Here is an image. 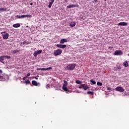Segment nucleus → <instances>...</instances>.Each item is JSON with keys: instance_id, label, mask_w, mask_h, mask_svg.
I'll return each mask as SVG.
<instances>
[{"instance_id": "nucleus-12", "label": "nucleus", "mask_w": 129, "mask_h": 129, "mask_svg": "<svg viewBox=\"0 0 129 129\" xmlns=\"http://www.w3.org/2000/svg\"><path fill=\"white\" fill-rule=\"evenodd\" d=\"M118 26H127L126 22H120L118 24Z\"/></svg>"}, {"instance_id": "nucleus-23", "label": "nucleus", "mask_w": 129, "mask_h": 129, "mask_svg": "<svg viewBox=\"0 0 129 129\" xmlns=\"http://www.w3.org/2000/svg\"><path fill=\"white\" fill-rule=\"evenodd\" d=\"M76 83H77V84H82V81H79V80H77L76 81Z\"/></svg>"}, {"instance_id": "nucleus-6", "label": "nucleus", "mask_w": 129, "mask_h": 129, "mask_svg": "<svg viewBox=\"0 0 129 129\" xmlns=\"http://www.w3.org/2000/svg\"><path fill=\"white\" fill-rule=\"evenodd\" d=\"M116 91H119V92H124V89L121 87H117L115 88Z\"/></svg>"}, {"instance_id": "nucleus-41", "label": "nucleus", "mask_w": 129, "mask_h": 129, "mask_svg": "<svg viewBox=\"0 0 129 129\" xmlns=\"http://www.w3.org/2000/svg\"><path fill=\"white\" fill-rule=\"evenodd\" d=\"M95 2H97V0H95Z\"/></svg>"}, {"instance_id": "nucleus-4", "label": "nucleus", "mask_w": 129, "mask_h": 129, "mask_svg": "<svg viewBox=\"0 0 129 129\" xmlns=\"http://www.w3.org/2000/svg\"><path fill=\"white\" fill-rule=\"evenodd\" d=\"M122 54H123L122 51L120 50H116L114 53V55L115 56L122 55Z\"/></svg>"}, {"instance_id": "nucleus-5", "label": "nucleus", "mask_w": 129, "mask_h": 129, "mask_svg": "<svg viewBox=\"0 0 129 129\" xmlns=\"http://www.w3.org/2000/svg\"><path fill=\"white\" fill-rule=\"evenodd\" d=\"M75 66H76L75 64H70L67 67V68L68 70H73L75 68Z\"/></svg>"}, {"instance_id": "nucleus-21", "label": "nucleus", "mask_w": 129, "mask_h": 129, "mask_svg": "<svg viewBox=\"0 0 129 129\" xmlns=\"http://www.w3.org/2000/svg\"><path fill=\"white\" fill-rule=\"evenodd\" d=\"M23 83H24V84H30V80H28L27 81H24Z\"/></svg>"}, {"instance_id": "nucleus-24", "label": "nucleus", "mask_w": 129, "mask_h": 129, "mask_svg": "<svg viewBox=\"0 0 129 129\" xmlns=\"http://www.w3.org/2000/svg\"><path fill=\"white\" fill-rule=\"evenodd\" d=\"M90 82H91V83H92V84H96V82H95V81H94L92 79L90 80Z\"/></svg>"}, {"instance_id": "nucleus-27", "label": "nucleus", "mask_w": 129, "mask_h": 129, "mask_svg": "<svg viewBox=\"0 0 129 129\" xmlns=\"http://www.w3.org/2000/svg\"><path fill=\"white\" fill-rule=\"evenodd\" d=\"M5 58H7V59H11V56L9 55H4Z\"/></svg>"}, {"instance_id": "nucleus-10", "label": "nucleus", "mask_w": 129, "mask_h": 129, "mask_svg": "<svg viewBox=\"0 0 129 129\" xmlns=\"http://www.w3.org/2000/svg\"><path fill=\"white\" fill-rule=\"evenodd\" d=\"M82 87H83L84 90H87L89 88V87L85 84L81 85Z\"/></svg>"}, {"instance_id": "nucleus-38", "label": "nucleus", "mask_w": 129, "mask_h": 129, "mask_svg": "<svg viewBox=\"0 0 129 129\" xmlns=\"http://www.w3.org/2000/svg\"><path fill=\"white\" fill-rule=\"evenodd\" d=\"M79 88H80V89H81V88H82V86H81H81L79 87Z\"/></svg>"}, {"instance_id": "nucleus-2", "label": "nucleus", "mask_w": 129, "mask_h": 129, "mask_svg": "<svg viewBox=\"0 0 129 129\" xmlns=\"http://www.w3.org/2000/svg\"><path fill=\"white\" fill-rule=\"evenodd\" d=\"M62 52H63V50L61 49H57L54 51L53 55L54 56H59V55H61L62 54Z\"/></svg>"}, {"instance_id": "nucleus-35", "label": "nucleus", "mask_w": 129, "mask_h": 129, "mask_svg": "<svg viewBox=\"0 0 129 129\" xmlns=\"http://www.w3.org/2000/svg\"><path fill=\"white\" fill-rule=\"evenodd\" d=\"M109 49H113V47L112 46H110L108 47Z\"/></svg>"}, {"instance_id": "nucleus-44", "label": "nucleus", "mask_w": 129, "mask_h": 129, "mask_svg": "<svg viewBox=\"0 0 129 129\" xmlns=\"http://www.w3.org/2000/svg\"><path fill=\"white\" fill-rule=\"evenodd\" d=\"M32 5H33V4H31V5L32 6Z\"/></svg>"}, {"instance_id": "nucleus-33", "label": "nucleus", "mask_w": 129, "mask_h": 129, "mask_svg": "<svg viewBox=\"0 0 129 129\" xmlns=\"http://www.w3.org/2000/svg\"><path fill=\"white\" fill-rule=\"evenodd\" d=\"M21 19H23V18H26V15H22L21 16Z\"/></svg>"}, {"instance_id": "nucleus-26", "label": "nucleus", "mask_w": 129, "mask_h": 129, "mask_svg": "<svg viewBox=\"0 0 129 129\" xmlns=\"http://www.w3.org/2000/svg\"><path fill=\"white\" fill-rule=\"evenodd\" d=\"M94 92H91V91H88V92H87V94H92V95H93V94H94Z\"/></svg>"}, {"instance_id": "nucleus-28", "label": "nucleus", "mask_w": 129, "mask_h": 129, "mask_svg": "<svg viewBox=\"0 0 129 129\" xmlns=\"http://www.w3.org/2000/svg\"><path fill=\"white\" fill-rule=\"evenodd\" d=\"M37 70H41L42 71H44L45 68H38L37 69Z\"/></svg>"}, {"instance_id": "nucleus-16", "label": "nucleus", "mask_w": 129, "mask_h": 129, "mask_svg": "<svg viewBox=\"0 0 129 129\" xmlns=\"http://www.w3.org/2000/svg\"><path fill=\"white\" fill-rule=\"evenodd\" d=\"M76 25V23L74 22H71L70 24V27H71V28H73V27H75Z\"/></svg>"}, {"instance_id": "nucleus-18", "label": "nucleus", "mask_w": 129, "mask_h": 129, "mask_svg": "<svg viewBox=\"0 0 129 129\" xmlns=\"http://www.w3.org/2000/svg\"><path fill=\"white\" fill-rule=\"evenodd\" d=\"M4 60H5V55L0 56V62H3Z\"/></svg>"}, {"instance_id": "nucleus-32", "label": "nucleus", "mask_w": 129, "mask_h": 129, "mask_svg": "<svg viewBox=\"0 0 129 129\" xmlns=\"http://www.w3.org/2000/svg\"><path fill=\"white\" fill-rule=\"evenodd\" d=\"M51 69H52V67L47 68L45 69V70H51Z\"/></svg>"}, {"instance_id": "nucleus-31", "label": "nucleus", "mask_w": 129, "mask_h": 129, "mask_svg": "<svg viewBox=\"0 0 129 129\" xmlns=\"http://www.w3.org/2000/svg\"><path fill=\"white\" fill-rule=\"evenodd\" d=\"M111 89H112V88H111V87H107V90H111Z\"/></svg>"}, {"instance_id": "nucleus-29", "label": "nucleus", "mask_w": 129, "mask_h": 129, "mask_svg": "<svg viewBox=\"0 0 129 129\" xmlns=\"http://www.w3.org/2000/svg\"><path fill=\"white\" fill-rule=\"evenodd\" d=\"M25 18H32V15H25Z\"/></svg>"}, {"instance_id": "nucleus-7", "label": "nucleus", "mask_w": 129, "mask_h": 129, "mask_svg": "<svg viewBox=\"0 0 129 129\" xmlns=\"http://www.w3.org/2000/svg\"><path fill=\"white\" fill-rule=\"evenodd\" d=\"M42 52H43V50H37L34 52L33 55L34 57H37L39 54H41Z\"/></svg>"}, {"instance_id": "nucleus-13", "label": "nucleus", "mask_w": 129, "mask_h": 129, "mask_svg": "<svg viewBox=\"0 0 129 129\" xmlns=\"http://www.w3.org/2000/svg\"><path fill=\"white\" fill-rule=\"evenodd\" d=\"M54 2H55V0H51V1L49 3L48 8L49 9H51V8L52 7V5H53V4H54Z\"/></svg>"}, {"instance_id": "nucleus-8", "label": "nucleus", "mask_w": 129, "mask_h": 129, "mask_svg": "<svg viewBox=\"0 0 129 129\" xmlns=\"http://www.w3.org/2000/svg\"><path fill=\"white\" fill-rule=\"evenodd\" d=\"M56 47L60 48L61 49H64V48H66L67 46L65 44H57Z\"/></svg>"}, {"instance_id": "nucleus-43", "label": "nucleus", "mask_w": 129, "mask_h": 129, "mask_svg": "<svg viewBox=\"0 0 129 129\" xmlns=\"http://www.w3.org/2000/svg\"><path fill=\"white\" fill-rule=\"evenodd\" d=\"M104 1H105V2H106L107 0H104Z\"/></svg>"}, {"instance_id": "nucleus-3", "label": "nucleus", "mask_w": 129, "mask_h": 129, "mask_svg": "<svg viewBox=\"0 0 129 129\" xmlns=\"http://www.w3.org/2000/svg\"><path fill=\"white\" fill-rule=\"evenodd\" d=\"M1 34H3V38L5 39V40H7V39L9 38L8 33H6V32H2Z\"/></svg>"}, {"instance_id": "nucleus-15", "label": "nucleus", "mask_w": 129, "mask_h": 129, "mask_svg": "<svg viewBox=\"0 0 129 129\" xmlns=\"http://www.w3.org/2000/svg\"><path fill=\"white\" fill-rule=\"evenodd\" d=\"M0 81H6V77L0 75Z\"/></svg>"}, {"instance_id": "nucleus-1", "label": "nucleus", "mask_w": 129, "mask_h": 129, "mask_svg": "<svg viewBox=\"0 0 129 129\" xmlns=\"http://www.w3.org/2000/svg\"><path fill=\"white\" fill-rule=\"evenodd\" d=\"M64 84L62 85V89L66 92V93H68L69 92V90L67 88V86L68 85V83L67 81L64 80L63 81Z\"/></svg>"}, {"instance_id": "nucleus-42", "label": "nucleus", "mask_w": 129, "mask_h": 129, "mask_svg": "<svg viewBox=\"0 0 129 129\" xmlns=\"http://www.w3.org/2000/svg\"><path fill=\"white\" fill-rule=\"evenodd\" d=\"M104 1H105V2H106L107 0H104Z\"/></svg>"}, {"instance_id": "nucleus-20", "label": "nucleus", "mask_w": 129, "mask_h": 129, "mask_svg": "<svg viewBox=\"0 0 129 129\" xmlns=\"http://www.w3.org/2000/svg\"><path fill=\"white\" fill-rule=\"evenodd\" d=\"M18 52H20V50L18 49H16L13 51L12 53L13 54H17V53H18Z\"/></svg>"}, {"instance_id": "nucleus-37", "label": "nucleus", "mask_w": 129, "mask_h": 129, "mask_svg": "<svg viewBox=\"0 0 129 129\" xmlns=\"http://www.w3.org/2000/svg\"><path fill=\"white\" fill-rule=\"evenodd\" d=\"M3 73V70H0V74H2Z\"/></svg>"}, {"instance_id": "nucleus-9", "label": "nucleus", "mask_w": 129, "mask_h": 129, "mask_svg": "<svg viewBox=\"0 0 129 129\" xmlns=\"http://www.w3.org/2000/svg\"><path fill=\"white\" fill-rule=\"evenodd\" d=\"M78 7H79V6H78V5H74L72 4V5H69V6H68L67 7V8L68 9H71L72 8H76V7L78 8Z\"/></svg>"}, {"instance_id": "nucleus-22", "label": "nucleus", "mask_w": 129, "mask_h": 129, "mask_svg": "<svg viewBox=\"0 0 129 129\" xmlns=\"http://www.w3.org/2000/svg\"><path fill=\"white\" fill-rule=\"evenodd\" d=\"M1 12H6L7 11V8H0Z\"/></svg>"}, {"instance_id": "nucleus-11", "label": "nucleus", "mask_w": 129, "mask_h": 129, "mask_svg": "<svg viewBox=\"0 0 129 129\" xmlns=\"http://www.w3.org/2000/svg\"><path fill=\"white\" fill-rule=\"evenodd\" d=\"M68 40L67 39H62L60 41V44H64V43H67Z\"/></svg>"}, {"instance_id": "nucleus-40", "label": "nucleus", "mask_w": 129, "mask_h": 129, "mask_svg": "<svg viewBox=\"0 0 129 129\" xmlns=\"http://www.w3.org/2000/svg\"><path fill=\"white\" fill-rule=\"evenodd\" d=\"M23 44H26V41L23 42Z\"/></svg>"}, {"instance_id": "nucleus-36", "label": "nucleus", "mask_w": 129, "mask_h": 129, "mask_svg": "<svg viewBox=\"0 0 129 129\" xmlns=\"http://www.w3.org/2000/svg\"><path fill=\"white\" fill-rule=\"evenodd\" d=\"M30 75H31V73H29L27 74V76H30Z\"/></svg>"}, {"instance_id": "nucleus-39", "label": "nucleus", "mask_w": 129, "mask_h": 129, "mask_svg": "<svg viewBox=\"0 0 129 129\" xmlns=\"http://www.w3.org/2000/svg\"><path fill=\"white\" fill-rule=\"evenodd\" d=\"M118 69H121V68H120V67L118 68Z\"/></svg>"}, {"instance_id": "nucleus-30", "label": "nucleus", "mask_w": 129, "mask_h": 129, "mask_svg": "<svg viewBox=\"0 0 129 129\" xmlns=\"http://www.w3.org/2000/svg\"><path fill=\"white\" fill-rule=\"evenodd\" d=\"M15 17H16L17 19H21V16L20 15H17Z\"/></svg>"}, {"instance_id": "nucleus-34", "label": "nucleus", "mask_w": 129, "mask_h": 129, "mask_svg": "<svg viewBox=\"0 0 129 129\" xmlns=\"http://www.w3.org/2000/svg\"><path fill=\"white\" fill-rule=\"evenodd\" d=\"M27 77H24L23 78V81L26 80V78H27Z\"/></svg>"}, {"instance_id": "nucleus-14", "label": "nucleus", "mask_w": 129, "mask_h": 129, "mask_svg": "<svg viewBox=\"0 0 129 129\" xmlns=\"http://www.w3.org/2000/svg\"><path fill=\"white\" fill-rule=\"evenodd\" d=\"M13 27L14 28H20V27H21V25L20 24V23H17L15 24H14L13 25Z\"/></svg>"}, {"instance_id": "nucleus-46", "label": "nucleus", "mask_w": 129, "mask_h": 129, "mask_svg": "<svg viewBox=\"0 0 129 129\" xmlns=\"http://www.w3.org/2000/svg\"><path fill=\"white\" fill-rule=\"evenodd\" d=\"M65 1H67V0H65Z\"/></svg>"}, {"instance_id": "nucleus-25", "label": "nucleus", "mask_w": 129, "mask_h": 129, "mask_svg": "<svg viewBox=\"0 0 129 129\" xmlns=\"http://www.w3.org/2000/svg\"><path fill=\"white\" fill-rule=\"evenodd\" d=\"M97 84L98 86H102V84L100 82H97Z\"/></svg>"}, {"instance_id": "nucleus-45", "label": "nucleus", "mask_w": 129, "mask_h": 129, "mask_svg": "<svg viewBox=\"0 0 129 129\" xmlns=\"http://www.w3.org/2000/svg\"><path fill=\"white\" fill-rule=\"evenodd\" d=\"M128 56H129V54H128Z\"/></svg>"}, {"instance_id": "nucleus-19", "label": "nucleus", "mask_w": 129, "mask_h": 129, "mask_svg": "<svg viewBox=\"0 0 129 129\" xmlns=\"http://www.w3.org/2000/svg\"><path fill=\"white\" fill-rule=\"evenodd\" d=\"M123 66H124V67H127L128 66V62H127V61H124L123 62Z\"/></svg>"}, {"instance_id": "nucleus-17", "label": "nucleus", "mask_w": 129, "mask_h": 129, "mask_svg": "<svg viewBox=\"0 0 129 129\" xmlns=\"http://www.w3.org/2000/svg\"><path fill=\"white\" fill-rule=\"evenodd\" d=\"M32 83L34 86H38V83L36 81H32Z\"/></svg>"}]
</instances>
